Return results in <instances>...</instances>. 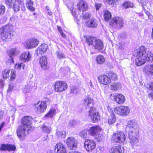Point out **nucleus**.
I'll list each match as a JSON object with an SVG mask.
<instances>
[{
  "mask_svg": "<svg viewBox=\"0 0 153 153\" xmlns=\"http://www.w3.org/2000/svg\"><path fill=\"white\" fill-rule=\"evenodd\" d=\"M5 11V7L3 5H0V15L4 14Z\"/></svg>",
  "mask_w": 153,
  "mask_h": 153,
  "instance_id": "obj_56",
  "label": "nucleus"
},
{
  "mask_svg": "<svg viewBox=\"0 0 153 153\" xmlns=\"http://www.w3.org/2000/svg\"><path fill=\"white\" fill-rule=\"evenodd\" d=\"M10 71L8 69H6L2 71V75L4 79H7L9 76V74Z\"/></svg>",
  "mask_w": 153,
  "mask_h": 153,
  "instance_id": "obj_43",
  "label": "nucleus"
},
{
  "mask_svg": "<svg viewBox=\"0 0 153 153\" xmlns=\"http://www.w3.org/2000/svg\"><path fill=\"white\" fill-rule=\"evenodd\" d=\"M108 77L111 80L115 81L117 80V74L112 72H110L108 74Z\"/></svg>",
  "mask_w": 153,
  "mask_h": 153,
  "instance_id": "obj_42",
  "label": "nucleus"
},
{
  "mask_svg": "<svg viewBox=\"0 0 153 153\" xmlns=\"http://www.w3.org/2000/svg\"><path fill=\"white\" fill-rule=\"evenodd\" d=\"M101 130V128L98 126H95L90 128L89 130V134L92 136H95Z\"/></svg>",
  "mask_w": 153,
  "mask_h": 153,
  "instance_id": "obj_19",
  "label": "nucleus"
},
{
  "mask_svg": "<svg viewBox=\"0 0 153 153\" xmlns=\"http://www.w3.org/2000/svg\"><path fill=\"white\" fill-rule=\"evenodd\" d=\"M77 7L80 11H84L88 9V7L87 3L83 1H80L77 4Z\"/></svg>",
  "mask_w": 153,
  "mask_h": 153,
  "instance_id": "obj_22",
  "label": "nucleus"
},
{
  "mask_svg": "<svg viewBox=\"0 0 153 153\" xmlns=\"http://www.w3.org/2000/svg\"><path fill=\"white\" fill-rule=\"evenodd\" d=\"M6 4L11 8L12 7L13 4L15 3L14 2L13 0H6Z\"/></svg>",
  "mask_w": 153,
  "mask_h": 153,
  "instance_id": "obj_54",
  "label": "nucleus"
},
{
  "mask_svg": "<svg viewBox=\"0 0 153 153\" xmlns=\"http://www.w3.org/2000/svg\"><path fill=\"white\" fill-rule=\"evenodd\" d=\"M146 48L144 46H140L137 53L135 64L137 66L144 64L146 61L152 62L153 60V54L150 51H146Z\"/></svg>",
  "mask_w": 153,
  "mask_h": 153,
  "instance_id": "obj_1",
  "label": "nucleus"
},
{
  "mask_svg": "<svg viewBox=\"0 0 153 153\" xmlns=\"http://www.w3.org/2000/svg\"><path fill=\"white\" fill-rule=\"evenodd\" d=\"M57 58L61 59L65 58V55L60 51H57L56 53Z\"/></svg>",
  "mask_w": 153,
  "mask_h": 153,
  "instance_id": "obj_45",
  "label": "nucleus"
},
{
  "mask_svg": "<svg viewBox=\"0 0 153 153\" xmlns=\"http://www.w3.org/2000/svg\"><path fill=\"white\" fill-rule=\"evenodd\" d=\"M35 110L37 113L40 114L44 112L47 108V104L45 101H39L34 104Z\"/></svg>",
  "mask_w": 153,
  "mask_h": 153,
  "instance_id": "obj_6",
  "label": "nucleus"
},
{
  "mask_svg": "<svg viewBox=\"0 0 153 153\" xmlns=\"http://www.w3.org/2000/svg\"><path fill=\"white\" fill-rule=\"evenodd\" d=\"M123 18L119 16L114 17L111 22L110 25H113V26L117 29L121 28L124 25Z\"/></svg>",
  "mask_w": 153,
  "mask_h": 153,
  "instance_id": "obj_5",
  "label": "nucleus"
},
{
  "mask_svg": "<svg viewBox=\"0 0 153 153\" xmlns=\"http://www.w3.org/2000/svg\"><path fill=\"white\" fill-rule=\"evenodd\" d=\"M111 153H123L121 147L120 145L114 146L109 150Z\"/></svg>",
  "mask_w": 153,
  "mask_h": 153,
  "instance_id": "obj_30",
  "label": "nucleus"
},
{
  "mask_svg": "<svg viewBox=\"0 0 153 153\" xmlns=\"http://www.w3.org/2000/svg\"><path fill=\"white\" fill-rule=\"evenodd\" d=\"M56 110L55 109H51L50 110L49 112L45 116L46 117H51L55 113Z\"/></svg>",
  "mask_w": 153,
  "mask_h": 153,
  "instance_id": "obj_46",
  "label": "nucleus"
},
{
  "mask_svg": "<svg viewBox=\"0 0 153 153\" xmlns=\"http://www.w3.org/2000/svg\"><path fill=\"white\" fill-rule=\"evenodd\" d=\"M12 27L11 24H7L5 26L0 29V32H9L13 31L12 30Z\"/></svg>",
  "mask_w": 153,
  "mask_h": 153,
  "instance_id": "obj_32",
  "label": "nucleus"
},
{
  "mask_svg": "<svg viewBox=\"0 0 153 153\" xmlns=\"http://www.w3.org/2000/svg\"><path fill=\"white\" fill-rule=\"evenodd\" d=\"M43 132L46 133H49L51 128L50 126H48L46 123H44L41 127Z\"/></svg>",
  "mask_w": 153,
  "mask_h": 153,
  "instance_id": "obj_35",
  "label": "nucleus"
},
{
  "mask_svg": "<svg viewBox=\"0 0 153 153\" xmlns=\"http://www.w3.org/2000/svg\"><path fill=\"white\" fill-rule=\"evenodd\" d=\"M30 130L27 128L25 126L21 125L19 126L17 131V133L18 137L21 140H24L25 136L28 133V131Z\"/></svg>",
  "mask_w": 153,
  "mask_h": 153,
  "instance_id": "obj_4",
  "label": "nucleus"
},
{
  "mask_svg": "<svg viewBox=\"0 0 153 153\" xmlns=\"http://www.w3.org/2000/svg\"><path fill=\"white\" fill-rule=\"evenodd\" d=\"M116 120V117L114 114L113 112H112L109 116L108 123L109 124H113L115 122Z\"/></svg>",
  "mask_w": 153,
  "mask_h": 153,
  "instance_id": "obj_36",
  "label": "nucleus"
},
{
  "mask_svg": "<svg viewBox=\"0 0 153 153\" xmlns=\"http://www.w3.org/2000/svg\"><path fill=\"white\" fill-rule=\"evenodd\" d=\"M16 147L14 145L10 144H2L0 147V150L1 151H14L15 150Z\"/></svg>",
  "mask_w": 153,
  "mask_h": 153,
  "instance_id": "obj_20",
  "label": "nucleus"
},
{
  "mask_svg": "<svg viewBox=\"0 0 153 153\" xmlns=\"http://www.w3.org/2000/svg\"><path fill=\"white\" fill-rule=\"evenodd\" d=\"M126 139L124 134L121 131L116 132L114 134L112 137V140L114 142L120 143L124 142L125 141Z\"/></svg>",
  "mask_w": 153,
  "mask_h": 153,
  "instance_id": "obj_3",
  "label": "nucleus"
},
{
  "mask_svg": "<svg viewBox=\"0 0 153 153\" xmlns=\"http://www.w3.org/2000/svg\"><path fill=\"white\" fill-rule=\"evenodd\" d=\"M84 146L87 151L90 152L95 148L96 144L94 141L87 139L84 143Z\"/></svg>",
  "mask_w": 153,
  "mask_h": 153,
  "instance_id": "obj_12",
  "label": "nucleus"
},
{
  "mask_svg": "<svg viewBox=\"0 0 153 153\" xmlns=\"http://www.w3.org/2000/svg\"><path fill=\"white\" fill-rule=\"evenodd\" d=\"M96 60L97 63L100 65L103 64L105 61V58L102 55L97 56L96 57Z\"/></svg>",
  "mask_w": 153,
  "mask_h": 153,
  "instance_id": "obj_34",
  "label": "nucleus"
},
{
  "mask_svg": "<svg viewBox=\"0 0 153 153\" xmlns=\"http://www.w3.org/2000/svg\"><path fill=\"white\" fill-rule=\"evenodd\" d=\"M115 101L119 104H122L125 100L124 96L122 94H118L114 96Z\"/></svg>",
  "mask_w": 153,
  "mask_h": 153,
  "instance_id": "obj_24",
  "label": "nucleus"
},
{
  "mask_svg": "<svg viewBox=\"0 0 153 153\" xmlns=\"http://www.w3.org/2000/svg\"><path fill=\"white\" fill-rule=\"evenodd\" d=\"M121 85L118 82L111 83L110 85V88L113 91L118 90L121 88Z\"/></svg>",
  "mask_w": 153,
  "mask_h": 153,
  "instance_id": "obj_29",
  "label": "nucleus"
},
{
  "mask_svg": "<svg viewBox=\"0 0 153 153\" xmlns=\"http://www.w3.org/2000/svg\"><path fill=\"white\" fill-rule=\"evenodd\" d=\"M97 21L95 19L92 18L87 21L86 24L88 27L95 28L97 27Z\"/></svg>",
  "mask_w": 153,
  "mask_h": 153,
  "instance_id": "obj_27",
  "label": "nucleus"
},
{
  "mask_svg": "<svg viewBox=\"0 0 153 153\" xmlns=\"http://www.w3.org/2000/svg\"><path fill=\"white\" fill-rule=\"evenodd\" d=\"M114 111L120 115L126 116L129 114L130 109L127 106H121L116 108Z\"/></svg>",
  "mask_w": 153,
  "mask_h": 153,
  "instance_id": "obj_9",
  "label": "nucleus"
},
{
  "mask_svg": "<svg viewBox=\"0 0 153 153\" xmlns=\"http://www.w3.org/2000/svg\"><path fill=\"white\" fill-rule=\"evenodd\" d=\"M103 1L107 4L111 5L114 4L115 3L114 0H103Z\"/></svg>",
  "mask_w": 153,
  "mask_h": 153,
  "instance_id": "obj_59",
  "label": "nucleus"
},
{
  "mask_svg": "<svg viewBox=\"0 0 153 153\" xmlns=\"http://www.w3.org/2000/svg\"><path fill=\"white\" fill-rule=\"evenodd\" d=\"M12 7L16 12H19L20 10L23 11L25 10V7L23 0H15V3Z\"/></svg>",
  "mask_w": 153,
  "mask_h": 153,
  "instance_id": "obj_7",
  "label": "nucleus"
},
{
  "mask_svg": "<svg viewBox=\"0 0 153 153\" xmlns=\"http://www.w3.org/2000/svg\"><path fill=\"white\" fill-rule=\"evenodd\" d=\"M79 91V89L76 86H72L71 89V93L76 94Z\"/></svg>",
  "mask_w": 153,
  "mask_h": 153,
  "instance_id": "obj_52",
  "label": "nucleus"
},
{
  "mask_svg": "<svg viewBox=\"0 0 153 153\" xmlns=\"http://www.w3.org/2000/svg\"><path fill=\"white\" fill-rule=\"evenodd\" d=\"M1 33V37L2 39L5 41H7L9 39H10L13 36V32L11 31L10 32H0Z\"/></svg>",
  "mask_w": 153,
  "mask_h": 153,
  "instance_id": "obj_21",
  "label": "nucleus"
},
{
  "mask_svg": "<svg viewBox=\"0 0 153 153\" xmlns=\"http://www.w3.org/2000/svg\"><path fill=\"white\" fill-rule=\"evenodd\" d=\"M123 5L127 8L132 7L133 6V4L130 2L126 1L123 4Z\"/></svg>",
  "mask_w": 153,
  "mask_h": 153,
  "instance_id": "obj_48",
  "label": "nucleus"
},
{
  "mask_svg": "<svg viewBox=\"0 0 153 153\" xmlns=\"http://www.w3.org/2000/svg\"><path fill=\"white\" fill-rule=\"evenodd\" d=\"M31 86L29 85H27L24 89L23 91L25 93L30 92L31 91Z\"/></svg>",
  "mask_w": 153,
  "mask_h": 153,
  "instance_id": "obj_51",
  "label": "nucleus"
},
{
  "mask_svg": "<svg viewBox=\"0 0 153 153\" xmlns=\"http://www.w3.org/2000/svg\"><path fill=\"white\" fill-rule=\"evenodd\" d=\"M39 63L43 69L47 70L49 68V66L48 64L47 58L45 56H42L40 58Z\"/></svg>",
  "mask_w": 153,
  "mask_h": 153,
  "instance_id": "obj_14",
  "label": "nucleus"
},
{
  "mask_svg": "<svg viewBox=\"0 0 153 153\" xmlns=\"http://www.w3.org/2000/svg\"><path fill=\"white\" fill-rule=\"evenodd\" d=\"M145 86L146 88L153 91L148 94V96L149 99L151 100H153V82H151L149 84H145Z\"/></svg>",
  "mask_w": 153,
  "mask_h": 153,
  "instance_id": "obj_28",
  "label": "nucleus"
},
{
  "mask_svg": "<svg viewBox=\"0 0 153 153\" xmlns=\"http://www.w3.org/2000/svg\"><path fill=\"white\" fill-rule=\"evenodd\" d=\"M4 85V82L2 80H0V86L1 87H3Z\"/></svg>",
  "mask_w": 153,
  "mask_h": 153,
  "instance_id": "obj_63",
  "label": "nucleus"
},
{
  "mask_svg": "<svg viewBox=\"0 0 153 153\" xmlns=\"http://www.w3.org/2000/svg\"><path fill=\"white\" fill-rule=\"evenodd\" d=\"M48 48V45L47 44H43L37 48L36 53L37 56L43 54L46 52Z\"/></svg>",
  "mask_w": 153,
  "mask_h": 153,
  "instance_id": "obj_15",
  "label": "nucleus"
},
{
  "mask_svg": "<svg viewBox=\"0 0 153 153\" xmlns=\"http://www.w3.org/2000/svg\"><path fill=\"white\" fill-rule=\"evenodd\" d=\"M55 151L56 153H66V148L61 143H57L55 146Z\"/></svg>",
  "mask_w": 153,
  "mask_h": 153,
  "instance_id": "obj_17",
  "label": "nucleus"
},
{
  "mask_svg": "<svg viewBox=\"0 0 153 153\" xmlns=\"http://www.w3.org/2000/svg\"><path fill=\"white\" fill-rule=\"evenodd\" d=\"M93 100L89 97L83 100V104L85 108L87 109L93 107Z\"/></svg>",
  "mask_w": 153,
  "mask_h": 153,
  "instance_id": "obj_16",
  "label": "nucleus"
},
{
  "mask_svg": "<svg viewBox=\"0 0 153 153\" xmlns=\"http://www.w3.org/2000/svg\"><path fill=\"white\" fill-rule=\"evenodd\" d=\"M127 124V128L129 130H132L133 129L138 128L137 123L135 120H132L128 121Z\"/></svg>",
  "mask_w": 153,
  "mask_h": 153,
  "instance_id": "obj_26",
  "label": "nucleus"
},
{
  "mask_svg": "<svg viewBox=\"0 0 153 153\" xmlns=\"http://www.w3.org/2000/svg\"><path fill=\"white\" fill-rule=\"evenodd\" d=\"M95 137L96 139H97V140L98 141L101 140L103 137V136L102 134H98V133L97 134Z\"/></svg>",
  "mask_w": 153,
  "mask_h": 153,
  "instance_id": "obj_58",
  "label": "nucleus"
},
{
  "mask_svg": "<svg viewBox=\"0 0 153 153\" xmlns=\"http://www.w3.org/2000/svg\"><path fill=\"white\" fill-rule=\"evenodd\" d=\"M91 16V15L89 13H85L82 14V17L83 19H88L90 18Z\"/></svg>",
  "mask_w": 153,
  "mask_h": 153,
  "instance_id": "obj_50",
  "label": "nucleus"
},
{
  "mask_svg": "<svg viewBox=\"0 0 153 153\" xmlns=\"http://www.w3.org/2000/svg\"><path fill=\"white\" fill-rule=\"evenodd\" d=\"M98 79L100 83L105 85H108L111 82V80L108 77L105 75L99 76Z\"/></svg>",
  "mask_w": 153,
  "mask_h": 153,
  "instance_id": "obj_18",
  "label": "nucleus"
},
{
  "mask_svg": "<svg viewBox=\"0 0 153 153\" xmlns=\"http://www.w3.org/2000/svg\"><path fill=\"white\" fill-rule=\"evenodd\" d=\"M33 2L31 0L28 1L26 4L27 8L31 11H34L35 10V8L33 6Z\"/></svg>",
  "mask_w": 153,
  "mask_h": 153,
  "instance_id": "obj_38",
  "label": "nucleus"
},
{
  "mask_svg": "<svg viewBox=\"0 0 153 153\" xmlns=\"http://www.w3.org/2000/svg\"><path fill=\"white\" fill-rule=\"evenodd\" d=\"M79 123L75 120H70L68 123V127L69 128L74 127L79 125Z\"/></svg>",
  "mask_w": 153,
  "mask_h": 153,
  "instance_id": "obj_37",
  "label": "nucleus"
},
{
  "mask_svg": "<svg viewBox=\"0 0 153 153\" xmlns=\"http://www.w3.org/2000/svg\"><path fill=\"white\" fill-rule=\"evenodd\" d=\"M33 118L30 116H26L24 117L22 119L21 123L22 126H25L27 128H31L32 121Z\"/></svg>",
  "mask_w": 153,
  "mask_h": 153,
  "instance_id": "obj_10",
  "label": "nucleus"
},
{
  "mask_svg": "<svg viewBox=\"0 0 153 153\" xmlns=\"http://www.w3.org/2000/svg\"><path fill=\"white\" fill-rule=\"evenodd\" d=\"M143 71L146 73L153 76V64L146 66L144 68Z\"/></svg>",
  "mask_w": 153,
  "mask_h": 153,
  "instance_id": "obj_31",
  "label": "nucleus"
},
{
  "mask_svg": "<svg viewBox=\"0 0 153 153\" xmlns=\"http://www.w3.org/2000/svg\"><path fill=\"white\" fill-rule=\"evenodd\" d=\"M98 113V112L97 111L96 108L92 107L90 108L88 111V117L90 118L94 115H96V114Z\"/></svg>",
  "mask_w": 153,
  "mask_h": 153,
  "instance_id": "obj_33",
  "label": "nucleus"
},
{
  "mask_svg": "<svg viewBox=\"0 0 153 153\" xmlns=\"http://www.w3.org/2000/svg\"><path fill=\"white\" fill-rule=\"evenodd\" d=\"M93 46L94 49L97 50H101L103 48L102 42L100 40H95L93 44Z\"/></svg>",
  "mask_w": 153,
  "mask_h": 153,
  "instance_id": "obj_23",
  "label": "nucleus"
},
{
  "mask_svg": "<svg viewBox=\"0 0 153 153\" xmlns=\"http://www.w3.org/2000/svg\"><path fill=\"white\" fill-rule=\"evenodd\" d=\"M16 48H13L8 51V54L10 56H15L16 51Z\"/></svg>",
  "mask_w": 153,
  "mask_h": 153,
  "instance_id": "obj_49",
  "label": "nucleus"
},
{
  "mask_svg": "<svg viewBox=\"0 0 153 153\" xmlns=\"http://www.w3.org/2000/svg\"><path fill=\"white\" fill-rule=\"evenodd\" d=\"M13 85H9V88L7 90L8 92H10L13 89Z\"/></svg>",
  "mask_w": 153,
  "mask_h": 153,
  "instance_id": "obj_61",
  "label": "nucleus"
},
{
  "mask_svg": "<svg viewBox=\"0 0 153 153\" xmlns=\"http://www.w3.org/2000/svg\"><path fill=\"white\" fill-rule=\"evenodd\" d=\"M20 59L23 62H27L31 59V55L28 51L23 53L20 56Z\"/></svg>",
  "mask_w": 153,
  "mask_h": 153,
  "instance_id": "obj_25",
  "label": "nucleus"
},
{
  "mask_svg": "<svg viewBox=\"0 0 153 153\" xmlns=\"http://www.w3.org/2000/svg\"><path fill=\"white\" fill-rule=\"evenodd\" d=\"M66 143L68 148L70 149H74L77 146V141L73 137L68 138L66 140Z\"/></svg>",
  "mask_w": 153,
  "mask_h": 153,
  "instance_id": "obj_11",
  "label": "nucleus"
},
{
  "mask_svg": "<svg viewBox=\"0 0 153 153\" xmlns=\"http://www.w3.org/2000/svg\"><path fill=\"white\" fill-rule=\"evenodd\" d=\"M68 88L67 84L62 81L56 82L55 85V90L56 91L60 92L66 90Z\"/></svg>",
  "mask_w": 153,
  "mask_h": 153,
  "instance_id": "obj_8",
  "label": "nucleus"
},
{
  "mask_svg": "<svg viewBox=\"0 0 153 153\" xmlns=\"http://www.w3.org/2000/svg\"><path fill=\"white\" fill-rule=\"evenodd\" d=\"M6 63L8 65L14 63L13 58L12 56H9V58L6 61Z\"/></svg>",
  "mask_w": 153,
  "mask_h": 153,
  "instance_id": "obj_57",
  "label": "nucleus"
},
{
  "mask_svg": "<svg viewBox=\"0 0 153 153\" xmlns=\"http://www.w3.org/2000/svg\"><path fill=\"white\" fill-rule=\"evenodd\" d=\"M93 123L98 122L100 120V117L99 113L90 118Z\"/></svg>",
  "mask_w": 153,
  "mask_h": 153,
  "instance_id": "obj_39",
  "label": "nucleus"
},
{
  "mask_svg": "<svg viewBox=\"0 0 153 153\" xmlns=\"http://www.w3.org/2000/svg\"><path fill=\"white\" fill-rule=\"evenodd\" d=\"M3 114V111L1 110H0V120L2 118Z\"/></svg>",
  "mask_w": 153,
  "mask_h": 153,
  "instance_id": "obj_62",
  "label": "nucleus"
},
{
  "mask_svg": "<svg viewBox=\"0 0 153 153\" xmlns=\"http://www.w3.org/2000/svg\"><path fill=\"white\" fill-rule=\"evenodd\" d=\"M95 39L93 37L88 36L86 37L85 41L88 45L93 46V44L94 42Z\"/></svg>",
  "mask_w": 153,
  "mask_h": 153,
  "instance_id": "obj_40",
  "label": "nucleus"
},
{
  "mask_svg": "<svg viewBox=\"0 0 153 153\" xmlns=\"http://www.w3.org/2000/svg\"><path fill=\"white\" fill-rule=\"evenodd\" d=\"M24 64L22 63H21L20 64H16L15 65V68L16 69H20L22 67H23L24 68Z\"/></svg>",
  "mask_w": 153,
  "mask_h": 153,
  "instance_id": "obj_55",
  "label": "nucleus"
},
{
  "mask_svg": "<svg viewBox=\"0 0 153 153\" xmlns=\"http://www.w3.org/2000/svg\"><path fill=\"white\" fill-rule=\"evenodd\" d=\"M101 6V5L100 4L97 3L95 4V7L97 10H98Z\"/></svg>",
  "mask_w": 153,
  "mask_h": 153,
  "instance_id": "obj_60",
  "label": "nucleus"
},
{
  "mask_svg": "<svg viewBox=\"0 0 153 153\" xmlns=\"http://www.w3.org/2000/svg\"><path fill=\"white\" fill-rule=\"evenodd\" d=\"M138 128L129 130L128 136L130 140V143L131 145H134L138 142Z\"/></svg>",
  "mask_w": 153,
  "mask_h": 153,
  "instance_id": "obj_2",
  "label": "nucleus"
},
{
  "mask_svg": "<svg viewBox=\"0 0 153 153\" xmlns=\"http://www.w3.org/2000/svg\"><path fill=\"white\" fill-rule=\"evenodd\" d=\"M79 134L81 137L83 138H85L87 136V131L86 130H84L81 131Z\"/></svg>",
  "mask_w": 153,
  "mask_h": 153,
  "instance_id": "obj_47",
  "label": "nucleus"
},
{
  "mask_svg": "<svg viewBox=\"0 0 153 153\" xmlns=\"http://www.w3.org/2000/svg\"><path fill=\"white\" fill-rule=\"evenodd\" d=\"M57 29L60 33L62 32L61 27H60L58 26L57 27Z\"/></svg>",
  "mask_w": 153,
  "mask_h": 153,
  "instance_id": "obj_64",
  "label": "nucleus"
},
{
  "mask_svg": "<svg viewBox=\"0 0 153 153\" xmlns=\"http://www.w3.org/2000/svg\"><path fill=\"white\" fill-rule=\"evenodd\" d=\"M10 79L11 81H13L15 79L16 76V71L14 70H11L10 73Z\"/></svg>",
  "mask_w": 153,
  "mask_h": 153,
  "instance_id": "obj_53",
  "label": "nucleus"
},
{
  "mask_svg": "<svg viewBox=\"0 0 153 153\" xmlns=\"http://www.w3.org/2000/svg\"><path fill=\"white\" fill-rule=\"evenodd\" d=\"M57 136L58 138H64L65 136V132L63 131H56Z\"/></svg>",
  "mask_w": 153,
  "mask_h": 153,
  "instance_id": "obj_44",
  "label": "nucleus"
},
{
  "mask_svg": "<svg viewBox=\"0 0 153 153\" xmlns=\"http://www.w3.org/2000/svg\"><path fill=\"white\" fill-rule=\"evenodd\" d=\"M104 17L105 20L106 21H108L111 19V14L108 10H105L104 11Z\"/></svg>",
  "mask_w": 153,
  "mask_h": 153,
  "instance_id": "obj_41",
  "label": "nucleus"
},
{
  "mask_svg": "<svg viewBox=\"0 0 153 153\" xmlns=\"http://www.w3.org/2000/svg\"><path fill=\"white\" fill-rule=\"evenodd\" d=\"M39 42L37 39L33 38L29 40L26 42V46L28 48L36 47L39 44Z\"/></svg>",
  "mask_w": 153,
  "mask_h": 153,
  "instance_id": "obj_13",
  "label": "nucleus"
}]
</instances>
